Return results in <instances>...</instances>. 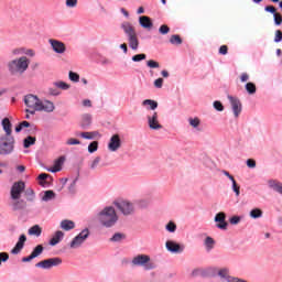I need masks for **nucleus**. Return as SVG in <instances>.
Segmentation results:
<instances>
[{"instance_id": "1", "label": "nucleus", "mask_w": 282, "mask_h": 282, "mask_svg": "<svg viewBox=\"0 0 282 282\" xmlns=\"http://www.w3.org/2000/svg\"><path fill=\"white\" fill-rule=\"evenodd\" d=\"M11 54L12 56H20L11 59L8 63V70L13 76H17V74H25V72H28V69L30 68V58H34L36 56V52L28 47L13 48L11 51Z\"/></svg>"}, {"instance_id": "2", "label": "nucleus", "mask_w": 282, "mask_h": 282, "mask_svg": "<svg viewBox=\"0 0 282 282\" xmlns=\"http://www.w3.org/2000/svg\"><path fill=\"white\" fill-rule=\"evenodd\" d=\"M23 100L25 107H28V109H25V113H30L31 116H34L36 111H45V113H52V111L56 109L54 102L50 100H41V98H39L36 95H25Z\"/></svg>"}, {"instance_id": "3", "label": "nucleus", "mask_w": 282, "mask_h": 282, "mask_svg": "<svg viewBox=\"0 0 282 282\" xmlns=\"http://www.w3.org/2000/svg\"><path fill=\"white\" fill-rule=\"evenodd\" d=\"M97 219L104 228H113L118 224V212H116V207L113 206H106L97 214Z\"/></svg>"}, {"instance_id": "4", "label": "nucleus", "mask_w": 282, "mask_h": 282, "mask_svg": "<svg viewBox=\"0 0 282 282\" xmlns=\"http://www.w3.org/2000/svg\"><path fill=\"white\" fill-rule=\"evenodd\" d=\"M131 265H133V268H143L145 271L155 270V262L151 261V256L144 253L133 257Z\"/></svg>"}, {"instance_id": "5", "label": "nucleus", "mask_w": 282, "mask_h": 282, "mask_svg": "<svg viewBox=\"0 0 282 282\" xmlns=\"http://www.w3.org/2000/svg\"><path fill=\"white\" fill-rule=\"evenodd\" d=\"M15 144L14 137H0V155H12Z\"/></svg>"}, {"instance_id": "6", "label": "nucleus", "mask_w": 282, "mask_h": 282, "mask_svg": "<svg viewBox=\"0 0 282 282\" xmlns=\"http://www.w3.org/2000/svg\"><path fill=\"white\" fill-rule=\"evenodd\" d=\"M115 206L124 217H131V215H135V204L129 199L116 202Z\"/></svg>"}, {"instance_id": "7", "label": "nucleus", "mask_w": 282, "mask_h": 282, "mask_svg": "<svg viewBox=\"0 0 282 282\" xmlns=\"http://www.w3.org/2000/svg\"><path fill=\"white\" fill-rule=\"evenodd\" d=\"M89 239V229H83L69 243V248L72 250H78V248H83V243H85Z\"/></svg>"}, {"instance_id": "8", "label": "nucleus", "mask_w": 282, "mask_h": 282, "mask_svg": "<svg viewBox=\"0 0 282 282\" xmlns=\"http://www.w3.org/2000/svg\"><path fill=\"white\" fill-rule=\"evenodd\" d=\"M209 272H212V276H218L223 282H235V279H237L230 275V271L227 268H212Z\"/></svg>"}, {"instance_id": "9", "label": "nucleus", "mask_w": 282, "mask_h": 282, "mask_svg": "<svg viewBox=\"0 0 282 282\" xmlns=\"http://www.w3.org/2000/svg\"><path fill=\"white\" fill-rule=\"evenodd\" d=\"M63 263V259L56 257V258H50L43 261H40L35 264V268H42V270H51V268H56Z\"/></svg>"}, {"instance_id": "10", "label": "nucleus", "mask_w": 282, "mask_h": 282, "mask_svg": "<svg viewBox=\"0 0 282 282\" xmlns=\"http://www.w3.org/2000/svg\"><path fill=\"white\" fill-rule=\"evenodd\" d=\"M147 122L151 131H160L163 129L162 123H160V116L155 111L147 116Z\"/></svg>"}, {"instance_id": "11", "label": "nucleus", "mask_w": 282, "mask_h": 282, "mask_svg": "<svg viewBox=\"0 0 282 282\" xmlns=\"http://www.w3.org/2000/svg\"><path fill=\"white\" fill-rule=\"evenodd\" d=\"M227 98L229 100V105L231 107V110H232V113H234L235 118H238L239 116H241V111L243 109V106L241 105V100H239V97L228 95Z\"/></svg>"}, {"instance_id": "12", "label": "nucleus", "mask_w": 282, "mask_h": 282, "mask_svg": "<svg viewBox=\"0 0 282 282\" xmlns=\"http://www.w3.org/2000/svg\"><path fill=\"white\" fill-rule=\"evenodd\" d=\"M165 248L167 252H171L172 254H182L186 247L184 245H180L177 241L167 240L165 242Z\"/></svg>"}, {"instance_id": "13", "label": "nucleus", "mask_w": 282, "mask_h": 282, "mask_svg": "<svg viewBox=\"0 0 282 282\" xmlns=\"http://www.w3.org/2000/svg\"><path fill=\"white\" fill-rule=\"evenodd\" d=\"M23 191H25V183L23 181L15 182L11 187V199H21Z\"/></svg>"}, {"instance_id": "14", "label": "nucleus", "mask_w": 282, "mask_h": 282, "mask_svg": "<svg viewBox=\"0 0 282 282\" xmlns=\"http://www.w3.org/2000/svg\"><path fill=\"white\" fill-rule=\"evenodd\" d=\"M48 44L55 54H65L67 52V46L58 40L50 39Z\"/></svg>"}, {"instance_id": "15", "label": "nucleus", "mask_w": 282, "mask_h": 282, "mask_svg": "<svg viewBox=\"0 0 282 282\" xmlns=\"http://www.w3.org/2000/svg\"><path fill=\"white\" fill-rule=\"evenodd\" d=\"M122 147V140L120 139V134H112L108 142V150L111 153H116Z\"/></svg>"}, {"instance_id": "16", "label": "nucleus", "mask_w": 282, "mask_h": 282, "mask_svg": "<svg viewBox=\"0 0 282 282\" xmlns=\"http://www.w3.org/2000/svg\"><path fill=\"white\" fill-rule=\"evenodd\" d=\"M214 221H216V228L219 230H228V223L226 221V213L220 212L216 214Z\"/></svg>"}, {"instance_id": "17", "label": "nucleus", "mask_w": 282, "mask_h": 282, "mask_svg": "<svg viewBox=\"0 0 282 282\" xmlns=\"http://www.w3.org/2000/svg\"><path fill=\"white\" fill-rule=\"evenodd\" d=\"M25 241H28V236H25V234H22L19 237L18 242L15 243L14 248L11 250V254H20L21 250H23V248H25Z\"/></svg>"}, {"instance_id": "18", "label": "nucleus", "mask_w": 282, "mask_h": 282, "mask_svg": "<svg viewBox=\"0 0 282 282\" xmlns=\"http://www.w3.org/2000/svg\"><path fill=\"white\" fill-rule=\"evenodd\" d=\"M120 29L122 30L123 34H126V36L138 34V32H135V26H133V24L129 21L121 22Z\"/></svg>"}, {"instance_id": "19", "label": "nucleus", "mask_w": 282, "mask_h": 282, "mask_svg": "<svg viewBox=\"0 0 282 282\" xmlns=\"http://www.w3.org/2000/svg\"><path fill=\"white\" fill-rule=\"evenodd\" d=\"M127 39L129 47L134 52L138 51V47H140V40L138 39V33L128 35Z\"/></svg>"}, {"instance_id": "20", "label": "nucleus", "mask_w": 282, "mask_h": 282, "mask_svg": "<svg viewBox=\"0 0 282 282\" xmlns=\"http://www.w3.org/2000/svg\"><path fill=\"white\" fill-rule=\"evenodd\" d=\"M2 129L6 133L2 138H13L12 137V122H10L9 118H4L1 122Z\"/></svg>"}, {"instance_id": "21", "label": "nucleus", "mask_w": 282, "mask_h": 282, "mask_svg": "<svg viewBox=\"0 0 282 282\" xmlns=\"http://www.w3.org/2000/svg\"><path fill=\"white\" fill-rule=\"evenodd\" d=\"M64 237H65V232H63L61 230L55 231V234L48 241L50 246H58V243H61V241H63Z\"/></svg>"}, {"instance_id": "22", "label": "nucleus", "mask_w": 282, "mask_h": 282, "mask_svg": "<svg viewBox=\"0 0 282 282\" xmlns=\"http://www.w3.org/2000/svg\"><path fill=\"white\" fill-rule=\"evenodd\" d=\"M217 242L215 241V239L210 236H207L205 239H204V242H203V246L206 250V252H213V250H215V245Z\"/></svg>"}, {"instance_id": "23", "label": "nucleus", "mask_w": 282, "mask_h": 282, "mask_svg": "<svg viewBox=\"0 0 282 282\" xmlns=\"http://www.w3.org/2000/svg\"><path fill=\"white\" fill-rule=\"evenodd\" d=\"M141 106L147 109V111H155V109H158V101L153 100V99H144L141 102Z\"/></svg>"}, {"instance_id": "24", "label": "nucleus", "mask_w": 282, "mask_h": 282, "mask_svg": "<svg viewBox=\"0 0 282 282\" xmlns=\"http://www.w3.org/2000/svg\"><path fill=\"white\" fill-rule=\"evenodd\" d=\"M59 228L66 232H69V230H74V228H76V223L69 219H64L59 223Z\"/></svg>"}, {"instance_id": "25", "label": "nucleus", "mask_w": 282, "mask_h": 282, "mask_svg": "<svg viewBox=\"0 0 282 282\" xmlns=\"http://www.w3.org/2000/svg\"><path fill=\"white\" fill-rule=\"evenodd\" d=\"M77 135H79V138H83L84 140H96V138H102V135L98 131L79 132Z\"/></svg>"}, {"instance_id": "26", "label": "nucleus", "mask_w": 282, "mask_h": 282, "mask_svg": "<svg viewBox=\"0 0 282 282\" xmlns=\"http://www.w3.org/2000/svg\"><path fill=\"white\" fill-rule=\"evenodd\" d=\"M139 24L141 25V28H144V30H151V28H153V22L151 21V18L147 15H141L139 18Z\"/></svg>"}, {"instance_id": "27", "label": "nucleus", "mask_w": 282, "mask_h": 282, "mask_svg": "<svg viewBox=\"0 0 282 282\" xmlns=\"http://www.w3.org/2000/svg\"><path fill=\"white\" fill-rule=\"evenodd\" d=\"M28 128H30L29 131H32V132L36 131V126H32L28 121H22L19 123V126L15 127V133H21L23 129H28Z\"/></svg>"}, {"instance_id": "28", "label": "nucleus", "mask_w": 282, "mask_h": 282, "mask_svg": "<svg viewBox=\"0 0 282 282\" xmlns=\"http://www.w3.org/2000/svg\"><path fill=\"white\" fill-rule=\"evenodd\" d=\"M93 117L90 113L82 115L80 127L82 129H89L91 127Z\"/></svg>"}, {"instance_id": "29", "label": "nucleus", "mask_w": 282, "mask_h": 282, "mask_svg": "<svg viewBox=\"0 0 282 282\" xmlns=\"http://www.w3.org/2000/svg\"><path fill=\"white\" fill-rule=\"evenodd\" d=\"M63 162H65V160L63 158L56 160L54 165L52 167L47 169L48 173H58L59 171H62Z\"/></svg>"}, {"instance_id": "30", "label": "nucleus", "mask_w": 282, "mask_h": 282, "mask_svg": "<svg viewBox=\"0 0 282 282\" xmlns=\"http://www.w3.org/2000/svg\"><path fill=\"white\" fill-rule=\"evenodd\" d=\"M50 177V174L42 173L37 176L40 186H43V188H47L50 186V181L47 178Z\"/></svg>"}, {"instance_id": "31", "label": "nucleus", "mask_w": 282, "mask_h": 282, "mask_svg": "<svg viewBox=\"0 0 282 282\" xmlns=\"http://www.w3.org/2000/svg\"><path fill=\"white\" fill-rule=\"evenodd\" d=\"M269 187L272 188V191H274L275 193H279L280 195H282V183L279 181H269Z\"/></svg>"}, {"instance_id": "32", "label": "nucleus", "mask_w": 282, "mask_h": 282, "mask_svg": "<svg viewBox=\"0 0 282 282\" xmlns=\"http://www.w3.org/2000/svg\"><path fill=\"white\" fill-rule=\"evenodd\" d=\"M25 200L23 199H14V202L11 204L12 206V210H23V208H25Z\"/></svg>"}, {"instance_id": "33", "label": "nucleus", "mask_w": 282, "mask_h": 282, "mask_svg": "<svg viewBox=\"0 0 282 282\" xmlns=\"http://www.w3.org/2000/svg\"><path fill=\"white\" fill-rule=\"evenodd\" d=\"M249 217L251 219H261L263 217V210L261 208H253L249 212Z\"/></svg>"}, {"instance_id": "34", "label": "nucleus", "mask_w": 282, "mask_h": 282, "mask_svg": "<svg viewBox=\"0 0 282 282\" xmlns=\"http://www.w3.org/2000/svg\"><path fill=\"white\" fill-rule=\"evenodd\" d=\"M52 199H56V193L52 189L45 191L42 196V202H52Z\"/></svg>"}, {"instance_id": "35", "label": "nucleus", "mask_w": 282, "mask_h": 282, "mask_svg": "<svg viewBox=\"0 0 282 282\" xmlns=\"http://www.w3.org/2000/svg\"><path fill=\"white\" fill-rule=\"evenodd\" d=\"M124 239H127V236L122 232H116L111 238L110 241H112V243H121V241H124Z\"/></svg>"}, {"instance_id": "36", "label": "nucleus", "mask_w": 282, "mask_h": 282, "mask_svg": "<svg viewBox=\"0 0 282 282\" xmlns=\"http://www.w3.org/2000/svg\"><path fill=\"white\" fill-rule=\"evenodd\" d=\"M188 123L192 129H199V126L202 124V120H199L198 117H191L188 118Z\"/></svg>"}, {"instance_id": "37", "label": "nucleus", "mask_w": 282, "mask_h": 282, "mask_svg": "<svg viewBox=\"0 0 282 282\" xmlns=\"http://www.w3.org/2000/svg\"><path fill=\"white\" fill-rule=\"evenodd\" d=\"M41 232L43 230L41 229V226L35 225L29 229V235L34 236V237H41Z\"/></svg>"}, {"instance_id": "38", "label": "nucleus", "mask_w": 282, "mask_h": 282, "mask_svg": "<svg viewBox=\"0 0 282 282\" xmlns=\"http://www.w3.org/2000/svg\"><path fill=\"white\" fill-rule=\"evenodd\" d=\"M36 144V138L34 137H28L23 141L24 149H30V147Z\"/></svg>"}, {"instance_id": "39", "label": "nucleus", "mask_w": 282, "mask_h": 282, "mask_svg": "<svg viewBox=\"0 0 282 282\" xmlns=\"http://www.w3.org/2000/svg\"><path fill=\"white\" fill-rule=\"evenodd\" d=\"M43 245H37L31 252L33 259H36V257H41V254H43Z\"/></svg>"}, {"instance_id": "40", "label": "nucleus", "mask_w": 282, "mask_h": 282, "mask_svg": "<svg viewBox=\"0 0 282 282\" xmlns=\"http://www.w3.org/2000/svg\"><path fill=\"white\" fill-rule=\"evenodd\" d=\"M54 87H57V89H63V91H67L72 86L65 82H55Z\"/></svg>"}, {"instance_id": "41", "label": "nucleus", "mask_w": 282, "mask_h": 282, "mask_svg": "<svg viewBox=\"0 0 282 282\" xmlns=\"http://www.w3.org/2000/svg\"><path fill=\"white\" fill-rule=\"evenodd\" d=\"M231 188L236 197H239L241 195V187L237 184V181L235 178L231 181Z\"/></svg>"}, {"instance_id": "42", "label": "nucleus", "mask_w": 282, "mask_h": 282, "mask_svg": "<svg viewBox=\"0 0 282 282\" xmlns=\"http://www.w3.org/2000/svg\"><path fill=\"white\" fill-rule=\"evenodd\" d=\"M165 230H166L167 232H171V234L176 232V230H177V225H176L174 221H169V223L165 225Z\"/></svg>"}, {"instance_id": "43", "label": "nucleus", "mask_w": 282, "mask_h": 282, "mask_svg": "<svg viewBox=\"0 0 282 282\" xmlns=\"http://www.w3.org/2000/svg\"><path fill=\"white\" fill-rule=\"evenodd\" d=\"M245 87L250 95L257 94V86L253 83H247Z\"/></svg>"}, {"instance_id": "44", "label": "nucleus", "mask_w": 282, "mask_h": 282, "mask_svg": "<svg viewBox=\"0 0 282 282\" xmlns=\"http://www.w3.org/2000/svg\"><path fill=\"white\" fill-rule=\"evenodd\" d=\"M243 219L242 216H232L230 219H229V224H231V226H237L239 224H241V220Z\"/></svg>"}, {"instance_id": "45", "label": "nucleus", "mask_w": 282, "mask_h": 282, "mask_svg": "<svg viewBox=\"0 0 282 282\" xmlns=\"http://www.w3.org/2000/svg\"><path fill=\"white\" fill-rule=\"evenodd\" d=\"M172 45H182V37L180 35H172L170 39Z\"/></svg>"}, {"instance_id": "46", "label": "nucleus", "mask_w": 282, "mask_h": 282, "mask_svg": "<svg viewBox=\"0 0 282 282\" xmlns=\"http://www.w3.org/2000/svg\"><path fill=\"white\" fill-rule=\"evenodd\" d=\"M68 78L72 80V83H78L80 80V75L70 70L68 73Z\"/></svg>"}, {"instance_id": "47", "label": "nucleus", "mask_w": 282, "mask_h": 282, "mask_svg": "<svg viewBox=\"0 0 282 282\" xmlns=\"http://www.w3.org/2000/svg\"><path fill=\"white\" fill-rule=\"evenodd\" d=\"M98 151V141H93L88 145V153H96Z\"/></svg>"}, {"instance_id": "48", "label": "nucleus", "mask_w": 282, "mask_h": 282, "mask_svg": "<svg viewBox=\"0 0 282 282\" xmlns=\"http://www.w3.org/2000/svg\"><path fill=\"white\" fill-rule=\"evenodd\" d=\"M133 63H140L141 61H147V54H137L132 56Z\"/></svg>"}, {"instance_id": "49", "label": "nucleus", "mask_w": 282, "mask_h": 282, "mask_svg": "<svg viewBox=\"0 0 282 282\" xmlns=\"http://www.w3.org/2000/svg\"><path fill=\"white\" fill-rule=\"evenodd\" d=\"M66 144H67V147H76V145L80 144V140L69 138L66 140Z\"/></svg>"}, {"instance_id": "50", "label": "nucleus", "mask_w": 282, "mask_h": 282, "mask_svg": "<svg viewBox=\"0 0 282 282\" xmlns=\"http://www.w3.org/2000/svg\"><path fill=\"white\" fill-rule=\"evenodd\" d=\"M213 107L216 111H224V104L219 100L214 101Z\"/></svg>"}, {"instance_id": "51", "label": "nucleus", "mask_w": 282, "mask_h": 282, "mask_svg": "<svg viewBox=\"0 0 282 282\" xmlns=\"http://www.w3.org/2000/svg\"><path fill=\"white\" fill-rule=\"evenodd\" d=\"M147 66L150 67V69H158V67H160V63L150 59L147 62Z\"/></svg>"}, {"instance_id": "52", "label": "nucleus", "mask_w": 282, "mask_h": 282, "mask_svg": "<svg viewBox=\"0 0 282 282\" xmlns=\"http://www.w3.org/2000/svg\"><path fill=\"white\" fill-rule=\"evenodd\" d=\"M78 182V178H74L72 183L68 186V192L69 193H76V183Z\"/></svg>"}, {"instance_id": "53", "label": "nucleus", "mask_w": 282, "mask_h": 282, "mask_svg": "<svg viewBox=\"0 0 282 282\" xmlns=\"http://www.w3.org/2000/svg\"><path fill=\"white\" fill-rule=\"evenodd\" d=\"M163 85H164V79L162 77L154 80V87L156 89H162Z\"/></svg>"}, {"instance_id": "54", "label": "nucleus", "mask_w": 282, "mask_h": 282, "mask_svg": "<svg viewBox=\"0 0 282 282\" xmlns=\"http://www.w3.org/2000/svg\"><path fill=\"white\" fill-rule=\"evenodd\" d=\"M100 156H96L93 162L90 163V169L95 170L98 169V164H100Z\"/></svg>"}, {"instance_id": "55", "label": "nucleus", "mask_w": 282, "mask_h": 282, "mask_svg": "<svg viewBox=\"0 0 282 282\" xmlns=\"http://www.w3.org/2000/svg\"><path fill=\"white\" fill-rule=\"evenodd\" d=\"M160 34H169V32H171V29L169 28V25H161L159 29Z\"/></svg>"}, {"instance_id": "56", "label": "nucleus", "mask_w": 282, "mask_h": 282, "mask_svg": "<svg viewBox=\"0 0 282 282\" xmlns=\"http://www.w3.org/2000/svg\"><path fill=\"white\" fill-rule=\"evenodd\" d=\"M10 259V254L7 252H0V263H6Z\"/></svg>"}, {"instance_id": "57", "label": "nucleus", "mask_w": 282, "mask_h": 282, "mask_svg": "<svg viewBox=\"0 0 282 282\" xmlns=\"http://www.w3.org/2000/svg\"><path fill=\"white\" fill-rule=\"evenodd\" d=\"M78 0H66V8H76Z\"/></svg>"}, {"instance_id": "58", "label": "nucleus", "mask_w": 282, "mask_h": 282, "mask_svg": "<svg viewBox=\"0 0 282 282\" xmlns=\"http://www.w3.org/2000/svg\"><path fill=\"white\" fill-rule=\"evenodd\" d=\"M282 42V32L281 30L275 31V37L274 43H281Z\"/></svg>"}, {"instance_id": "59", "label": "nucleus", "mask_w": 282, "mask_h": 282, "mask_svg": "<svg viewBox=\"0 0 282 282\" xmlns=\"http://www.w3.org/2000/svg\"><path fill=\"white\" fill-rule=\"evenodd\" d=\"M247 166L249 169H256L257 167V161L256 160H252V159H248L247 160Z\"/></svg>"}, {"instance_id": "60", "label": "nucleus", "mask_w": 282, "mask_h": 282, "mask_svg": "<svg viewBox=\"0 0 282 282\" xmlns=\"http://www.w3.org/2000/svg\"><path fill=\"white\" fill-rule=\"evenodd\" d=\"M273 17H274V23H275V25H281V23H282V17L279 15V13H274Z\"/></svg>"}, {"instance_id": "61", "label": "nucleus", "mask_w": 282, "mask_h": 282, "mask_svg": "<svg viewBox=\"0 0 282 282\" xmlns=\"http://www.w3.org/2000/svg\"><path fill=\"white\" fill-rule=\"evenodd\" d=\"M240 80L241 83H248V80H250V75H248V73H242L240 76Z\"/></svg>"}, {"instance_id": "62", "label": "nucleus", "mask_w": 282, "mask_h": 282, "mask_svg": "<svg viewBox=\"0 0 282 282\" xmlns=\"http://www.w3.org/2000/svg\"><path fill=\"white\" fill-rule=\"evenodd\" d=\"M48 94H51V96H61V91L56 88H50Z\"/></svg>"}, {"instance_id": "63", "label": "nucleus", "mask_w": 282, "mask_h": 282, "mask_svg": "<svg viewBox=\"0 0 282 282\" xmlns=\"http://www.w3.org/2000/svg\"><path fill=\"white\" fill-rule=\"evenodd\" d=\"M219 54H223V56H226V54H228V46L226 45L220 46Z\"/></svg>"}, {"instance_id": "64", "label": "nucleus", "mask_w": 282, "mask_h": 282, "mask_svg": "<svg viewBox=\"0 0 282 282\" xmlns=\"http://www.w3.org/2000/svg\"><path fill=\"white\" fill-rule=\"evenodd\" d=\"M265 12H270L271 14H276V9L273 6L265 7Z\"/></svg>"}]
</instances>
